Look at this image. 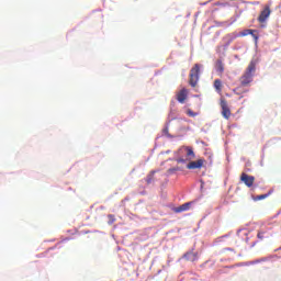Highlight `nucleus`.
<instances>
[{"instance_id": "20e7f679", "label": "nucleus", "mask_w": 281, "mask_h": 281, "mask_svg": "<svg viewBox=\"0 0 281 281\" xmlns=\"http://www.w3.org/2000/svg\"><path fill=\"white\" fill-rule=\"evenodd\" d=\"M271 16V5H266L258 16L259 23H265Z\"/></svg>"}, {"instance_id": "6ab92c4d", "label": "nucleus", "mask_w": 281, "mask_h": 281, "mask_svg": "<svg viewBox=\"0 0 281 281\" xmlns=\"http://www.w3.org/2000/svg\"><path fill=\"white\" fill-rule=\"evenodd\" d=\"M177 161H178V164H186V159H183V158H180Z\"/></svg>"}, {"instance_id": "f8f14e48", "label": "nucleus", "mask_w": 281, "mask_h": 281, "mask_svg": "<svg viewBox=\"0 0 281 281\" xmlns=\"http://www.w3.org/2000/svg\"><path fill=\"white\" fill-rule=\"evenodd\" d=\"M192 205V202H187L182 205H180L176 212H188V210H190V206Z\"/></svg>"}, {"instance_id": "6e6552de", "label": "nucleus", "mask_w": 281, "mask_h": 281, "mask_svg": "<svg viewBox=\"0 0 281 281\" xmlns=\"http://www.w3.org/2000/svg\"><path fill=\"white\" fill-rule=\"evenodd\" d=\"M186 260H189V262H196L199 260V252L189 251L184 254Z\"/></svg>"}, {"instance_id": "1a4fd4ad", "label": "nucleus", "mask_w": 281, "mask_h": 281, "mask_svg": "<svg viewBox=\"0 0 281 281\" xmlns=\"http://www.w3.org/2000/svg\"><path fill=\"white\" fill-rule=\"evenodd\" d=\"M269 236H271V234H269V229L267 228H261L257 233V238L259 240H265V238H269Z\"/></svg>"}, {"instance_id": "f03ea898", "label": "nucleus", "mask_w": 281, "mask_h": 281, "mask_svg": "<svg viewBox=\"0 0 281 281\" xmlns=\"http://www.w3.org/2000/svg\"><path fill=\"white\" fill-rule=\"evenodd\" d=\"M201 76V65L195 64L191 70H190V75H189V85L191 87H196V85H199V78Z\"/></svg>"}, {"instance_id": "39448f33", "label": "nucleus", "mask_w": 281, "mask_h": 281, "mask_svg": "<svg viewBox=\"0 0 281 281\" xmlns=\"http://www.w3.org/2000/svg\"><path fill=\"white\" fill-rule=\"evenodd\" d=\"M203 164H205V159H198L195 161H190L187 165L188 170H201L203 168Z\"/></svg>"}, {"instance_id": "7ed1b4c3", "label": "nucleus", "mask_w": 281, "mask_h": 281, "mask_svg": "<svg viewBox=\"0 0 281 281\" xmlns=\"http://www.w3.org/2000/svg\"><path fill=\"white\" fill-rule=\"evenodd\" d=\"M240 181L244 183L247 188H254V183L256 181V177L249 176L246 172H241L240 175Z\"/></svg>"}, {"instance_id": "dca6fc26", "label": "nucleus", "mask_w": 281, "mask_h": 281, "mask_svg": "<svg viewBox=\"0 0 281 281\" xmlns=\"http://www.w3.org/2000/svg\"><path fill=\"white\" fill-rule=\"evenodd\" d=\"M254 30H246V33L241 34V36H247V34L252 35V38H255L256 43L258 42V35L254 34Z\"/></svg>"}, {"instance_id": "9b49d317", "label": "nucleus", "mask_w": 281, "mask_h": 281, "mask_svg": "<svg viewBox=\"0 0 281 281\" xmlns=\"http://www.w3.org/2000/svg\"><path fill=\"white\" fill-rule=\"evenodd\" d=\"M215 69L218 74H223V71H225V65H223V60L221 59L216 60Z\"/></svg>"}, {"instance_id": "a211bd4d", "label": "nucleus", "mask_w": 281, "mask_h": 281, "mask_svg": "<svg viewBox=\"0 0 281 281\" xmlns=\"http://www.w3.org/2000/svg\"><path fill=\"white\" fill-rule=\"evenodd\" d=\"M267 196H269V193L268 194H261V195H258L255 201H262L265 199H267Z\"/></svg>"}, {"instance_id": "f257e3e1", "label": "nucleus", "mask_w": 281, "mask_h": 281, "mask_svg": "<svg viewBox=\"0 0 281 281\" xmlns=\"http://www.w3.org/2000/svg\"><path fill=\"white\" fill-rule=\"evenodd\" d=\"M254 74H256V63L250 61L244 75L239 78L241 87H249L254 82Z\"/></svg>"}, {"instance_id": "4468645a", "label": "nucleus", "mask_w": 281, "mask_h": 281, "mask_svg": "<svg viewBox=\"0 0 281 281\" xmlns=\"http://www.w3.org/2000/svg\"><path fill=\"white\" fill-rule=\"evenodd\" d=\"M214 89L218 92L223 91V81H221V79L214 80Z\"/></svg>"}, {"instance_id": "f3484780", "label": "nucleus", "mask_w": 281, "mask_h": 281, "mask_svg": "<svg viewBox=\"0 0 281 281\" xmlns=\"http://www.w3.org/2000/svg\"><path fill=\"white\" fill-rule=\"evenodd\" d=\"M187 115H189V117H196V112H194V111L188 109V110H187Z\"/></svg>"}, {"instance_id": "423d86ee", "label": "nucleus", "mask_w": 281, "mask_h": 281, "mask_svg": "<svg viewBox=\"0 0 281 281\" xmlns=\"http://www.w3.org/2000/svg\"><path fill=\"white\" fill-rule=\"evenodd\" d=\"M221 108H222L223 117H225V120H229V117L232 115V111L229 110V106L227 105V101L222 100Z\"/></svg>"}, {"instance_id": "2eb2a0df", "label": "nucleus", "mask_w": 281, "mask_h": 281, "mask_svg": "<svg viewBox=\"0 0 281 281\" xmlns=\"http://www.w3.org/2000/svg\"><path fill=\"white\" fill-rule=\"evenodd\" d=\"M181 170H183L181 167L176 166V167L169 168L167 170V175H175V172H181Z\"/></svg>"}, {"instance_id": "ddd939ff", "label": "nucleus", "mask_w": 281, "mask_h": 281, "mask_svg": "<svg viewBox=\"0 0 281 281\" xmlns=\"http://www.w3.org/2000/svg\"><path fill=\"white\" fill-rule=\"evenodd\" d=\"M147 186H150L155 181V171H150L145 178Z\"/></svg>"}, {"instance_id": "9d476101", "label": "nucleus", "mask_w": 281, "mask_h": 281, "mask_svg": "<svg viewBox=\"0 0 281 281\" xmlns=\"http://www.w3.org/2000/svg\"><path fill=\"white\" fill-rule=\"evenodd\" d=\"M186 150V157L189 161H192V159H195L196 155L194 154V149L190 146L183 147Z\"/></svg>"}, {"instance_id": "aec40b11", "label": "nucleus", "mask_w": 281, "mask_h": 281, "mask_svg": "<svg viewBox=\"0 0 281 281\" xmlns=\"http://www.w3.org/2000/svg\"><path fill=\"white\" fill-rule=\"evenodd\" d=\"M234 91H240V88H236Z\"/></svg>"}, {"instance_id": "412c9836", "label": "nucleus", "mask_w": 281, "mask_h": 281, "mask_svg": "<svg viewBox=\"0 0 281 281\" xmlns=\"http://www.w3.org/2000/svg\"><path fill=\"white\" fill-rule=\"evenodd\" d=\"M227 250H228V251H234V249H232V248H227Z\"/></svg>"}, {"instance_id": "0eeeda50", "label": "nucleus", "mask_w": 281, "mask_h": 281, "mask_svg": "<svg viewBox=\"0 0 281 281\" xmlns=\"http://www.w3.org/2000/svg\"><path fill=\"white\" fill-rule=\"evenodd\" d=\"M187 99H188V89L182 88L177 94V100L178 102H180V104H183V102H186Z\"/></svg>"}]
</instances>
